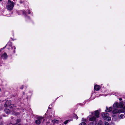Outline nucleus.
I'll list each match as a JSON object with an SVG mask.
<instances>
[{
    "instance_id": "ddd939ff",
    "label": "nucleus",
    "mask_w": 125,
    "mask_h": 125,
    "mask_svg": "<svg viewBox=\"0 0 125 125\" xmlns=\"http://www.w3.org/2000/svg\"><path fill=\"white\" fill-rule=\"evenodd\" d=\"M52 123H54L58 124L59 123V121L58 120H54L52 121Z\"/></svg>"
},
{
    "instance_id": "9b49d317",
    "label": "nucleus",
    "mask_w": 125,
    "mask_h": 125,
    "mask_svg": "<svg viewBox=\"0 0 125 125\" xmlns=\"http://www.w3.org/2000/svg\"><path fill=\"white\" fill-rule=\"evenodd\" d=\"M106 110H105V111L107 112H109L111 111L112 110V107H109V108H108L107 107H106Z\"/></svg>"
},
{
    "instance_id": "f8f14e48",
    "label": "nucleus",
    "mask_w": 125,
    "mask_h": 125,
    "mask_svg": "<svg viewBox=\"0 0 125 125\" xmlns=\"http://www.w3.org/2000/svg\"><path fill=\"white\" fill-rule=\"evenodd\" d=\"M95 125H103L102 122L100 120Z\"/></svg>"
},
{
    "instance_id": "7c9ffc66",
    "label": "nucleus",
    "mask_w": 125,
    "mask_h": 125,
    "mask_svg": "<svg viewBox=\"0 0 125 125\" xmlns=\"http://www.w3.org/2000/svg\"><path fill=\"white\" fill-rule=\"evenodd\" d=\"M21 89H23V88H21Z\"/></svg>"
},
{
    "instance_id": "a878e982",
    "label": "nucleus",
    "mask_w": 125,
    "mask_h": 125,
    "mask_svg": "<svg viewBox=\"0 0 125 125\" xmlns=\"http://www.w3.org/2000/svg\"><path fill=\"white\" fill-rule=\"evenodd\" d=\"M114 125V123H112L111 124V125Z\"/></svg>"
},
{
    "instance_id": "39448f33",
    "label": "nucleus",
    "mask_w": 125,
    "mask_h": 125,
    "mask_svg": "<svg viewBox=\"0 0 125 125\" xmlns=\"http://www.w3.org/2000/svg\"><path fill=\"white\" fill-rule=\"evenodd\" d=\"M4 106L6 107H9L10 108L12 107V104H11V101L10 100H8L6 101L4 105Z\"/></svg>"
},
{
    "instance_id": "9d476101",
    "label": "nucleus",
    "mask_w": 125,
    "mask_h": 125,
    "mask_svg": "<svg viewBox=\"0 0 125 125\" xmlns=\"http://www.w3.org/2000/svg\"><path fill=\"white\" fill-rule=\"evenodd\" d=\"M100 86L99 85H95L94 87V89L96 91L99 90L100 89Z\"/></svg>"
},
{
    "instance_id": "a211bd4d",
    "label": "nucleus",
    "mask_w": 125,
    "mask_h": 125,
    "mask_svg": "<svg viewBox=\"0 0 125 125\" xmlns=\"http://www.w3.org/2000/svg\"><path fill=\"white\" fill-rule=\"evenodd\" d=\"M69 121V120H67L64 122V123L65 125H66L67 123H68Z\"/></svg>"
},
{
    "instance_id": "423d86ee",
    "label": "nucleus",
    "mask_w": 125,
    "mask_h": 125,
    "mask_svg": "<svg viewBox=\"0 0 125 125\" xmlns=\"http://www.w3.org/2000/svg\"><path fill=\"white\" fill-rule=\"evenodd\" d=\"M43 119V117H38L37 119V120L35 121V123L38 125H39L41 123L42 120Z\"/></svg>"
},
{
    "instance_id": "6ab92c4d",
    "label": "nucleus",
    "mask_w": 125,
    "mask_h": 125,
    "mask_svg": "<svg viewBox=\"0 0 125 125\" xmlns=\"http://www.w3.org/2000/svg\"><path fill=\"white\" fill-rule=\"evenodd\" d=\"M124 116V115L123 114H121L119 117V118H122Z\"/></svg>"
},
{
    "instance_id": "cd10ccee",
    "label": "nucleus",
    "mask_w": 125,
    "mask_h": 125,
    "mask_svg": "<svg viewBox=\"0 0 125 125\" xmlns=\"http://www.w3.org/2000/svg\"><path fill=\"white\" fill-rule=\"evenodd\" d=\"M2 0H0V2L2 1Z\"/></svg>"
},
{
    "instance_id": "f3484780",
    "label": "nucleus",
    "mask_w": 125,
    "mask_h": 125,
    "mask_svg": "<svg viewBox=\"0 0 125 125\" xmlns=\"http://www.w3.org/2000/svg\"><path fill=\"white\" fill-rule=\"evenodd\" d=\"M124 106L123 108V110L122 111V112H125V102H124Z\"/></svg>"
},
{
    "instance_id": "c85d7f7f",
    "label": "nucleus",
    "mask_w": 125,
    "mask_h": 125,
    "mask_svg": "<svg viewBox=\"0 0 125 125\" xmlns=\"http://www.w3.org/2000/svg\"><path fill=\"white\" fill-rule=\"evenodd\" d=\"M83 119H83V118L82 119V120H83Z\"/></svg>"
},
{
    "instance_id": "7ed1b4c3",
    "label": "nucleus",
    "mask_w": 125,
    "mask_h": 125,
    "mask_svg": "<svg viewBox=\"0 0 125 125\" xmlns=\"http://www.w3.org/2000/svg\"><path fill=\"white\" fill-rule=\"evenodd\" d=\"M101 115L102 117L104 119L108 121L111 120V118L109 116V115L108 114L105 113H103Z\"/></svg>"
},
{
    "instance_id": "c756f323",
    "label": "nucleus",
    "mask_w": 125,
    "mask_h": 125,
    "mask_svg": "<svg viewBox=\"0 0 125 125\" xmlns=\"http://www.w3.org/2000/svg\"><path fill=\"white\" fill-rule=\"evenodd\" d=\"M20 125V124H19V125Z\"/></svg>"
},
{
    "instance_id": "4be33fe9",
    "label": "nucleus",
    "mask_w": 125,
    "mask_h": 125,
    "mask_svg": "<svg viewBox=\"0 0 125 125\" xmlns=\"http://www.w3.org/2000/svg\"><path fill=\"white\" fill-rule=\"evenodd\" d=\"M4 48H2L0 49V52Z\"/></svg>"
},
{
    "instance_id": "393cba45",
    "label": "nucleus",
    "mask_w": 125,
    "mask_h": 125,
    "mask_svg": "<svg viewBox=\"0 0 125 125\" xmlns=\"http://www.w3.org/2000/svg\"><path fill=\"white\" fill-rule=\"evenodd\" d=\"M11 119H12L13 118V117H11Z\"/></svg>"
},
{
    "instance_id": "bb28decb",
    "label": "nucleus",
    "mask_w": 125,
    "mask_h": 125,
    "mask_svg": "<svg viewBox=\"0 0 125 125\" xmlns=\"http://www.w3.org/2000/svg\"><path fill=\"white\" fill-rule=\"evenodd\" d=\"M0 125H3L2 124H1Z\"/></svg>"
},
{
    "instance_id": "5701e85b",
    "label": "nucleus",
    "mask_w": 125,
    "mask_h": 125,
    "mask_svg": "<svg viewBox=\"0 0 125 125\" xmlns=\"http://www.w3.org/2000/svg\"><path fill=\"white\" fill-rule=\"evenodd\" d=\"M13 47H14V49H16V47H15L14 46L13 47H11V48H13Z\"/></svg>"
},
{
    "instance_id": "dca6fc26",
    "label": "nucleus",
    "mask_w": 125,
    "mask_h": 125,
    "mask_svg": "<svg viewBox=\"0 0 125 125\" xmlns=\"http://www.w3.org/2000/svg\"><path fill=\"white\" fill-rule=\"evenodd\" d=\"M74 117L76 120H77L78 118V117L76 114H74Z\"/></svg>"
},
{
    "instance_id": "b1692460",
    "label": "nucleus",
    "mask_w": 125,
    "mask_h": 125,
    "mask_svg": "<svg viewBox=\"0 0 125 125\" xmlns=\"http://www.w3.org/2000/svg\"><path fill=\"white\" fill-rule=\"evenodd\" d=\"M119 100H120V101H121L122 100V98H119Z\"/></svg>"
},
{
    "instance_id": "2f4dec72",
    "label": "nucleus",
    "mask_w": 125,
    "mask_h": 125,
    "mask_svg": "<svg viewBox=\"0 0 125 125\" xmlns=\"http://www.w3.org/2000/svg\"><path fill=\"white\" fill-rule=\"evenodd\" d=\"M29 14H30V12H29Z\"/></svg>"
},
{
    "instance_id": "f03ea898",
    "label": "nucleus",
    "mask_w": 125,
    "mask_h": 125,
    "mask_svg": "<svg viewBox=\"0 0 125 125\" xmlns=\"http://www.w3.org/2000/svg\"><path fill=\"white\" fill-rule=\"evenodd\" d=\"M14 5V4L13 1L8 0L6 5L7 8L9 10H11L13 9Z\"/></svg>"
},
{
    "instance_id": "4468645a",
    "label": "nucleus",
    "mask_w": 125,
    "mask_h": 125,
    "mask_svg": "<svg viewBox=\"0 0 125 125\" xmlns=\"http://www.w3.org/2000/svg\"><path fill=\"white\" fill-rule=\"evenodd\" d=\"M5 111L7 114H8L10 113V110L8 108H6L5 110Z\"/></svg>"
},
{
    "instance_id": "6e6552de",
    "label": "nucleus",
    "mask_w": 125,
    "mask_h": 125,
    "mask_svg": "<svg viewBox=\"0 0 125 125\" xmlns=\"http://www.w3.org/2000/svg\"><path fill=\"white\" fill-rule=\"evenodd\" d=\"M21 121V120L20 119H18L17 120L14 119L13 120V123L14 125H15L17 124L18 123L20 122Z\"/></svg>"
},
{
    "instance_id": "0eeeda50",
    "label": "nucleus",
    "mask_w": 125,
    "mask_h": 125,
    "mask_svg": "<svg viewBox=\"0 0 125 125\" xmlns=\"http://www.w3.org/2000/svg\"><path fill=\"white\" fill-rule=\"evenodd\" d=\"M8 57V56L6 53L4 52L1 55V58L3 59H6Z\"/></svg>"
},
{
    "instance_id": "f257e3e1",
    "label": "nucleus",
    "mask_w": 125,
    "mask_h": 125,
    "mask_svg": "<svg viewBox=\"0 0 125 125\" xmlns=\"http://www.w3.org/2000/svg\"><path fill=\"white\" fill-rule=\"evenodd\" d=\"M124 105V104L122 102H120L119 103L117 102H115L113 105L114 109L112 112L113 114H115L121 113V111L117 108L118 107L122 108L123 107Z\"/></svg>"
},
{
    "instance_id": "aec40b11",
    "label": "nucleus",
    "mask_w": 125,
    "mask_h": 125,
    "mask_svg": "<svg viewBox=\"0 0 125 125\" xmlns=\"http://www.w3.org/2000/svg\"><path fill=\"white\" fill-rule=\"evenodd\" d=\"M104 124L105 125H109V123L108 122H104Z\"/></svg>"
},
{
    "instance_id": "412c9836",
    "label": "nucleus",
    "mask_w": 125,
    "mask_h": 125,
    "mask_svg": "<svg viewBox=\"0 0 125 125\" xmlns=\"http://www.w3.org/2000/svg\"><path fill=\"white\" fill-rule=\"evenodd\" d=\"M14 125L13 124H13H12V123H10L9 124H8L7 125Z\"/></svg>"
},
{
    "instance_id": "2eb2a0df",
    "label": "nucleus",
    "mask_w": 125,
    "mask_h": 125,
    "mask_svg": "<svg viewBox=\"0 0 125 125\" xmlns=\"http://www.w3.org/2000/svg\"><path fill=\"white\" fill-rule=\"evenodd\" d=\"M12 45V44L11 42H9L7 44L6 46H11Z\"/></svg>"
},
{
    "instance_id": "20e7f679",
    "label": "nucleus",
    "mask_w": 125,
    "mask_h": 125,
    "mask_svg": "<svg viewBox=\"0 0 125 125\" xmlns=\"http://www.w3.org/2000/svg\"><path fill=\"white\" fill-rule=\"evenodd\" d=\"M91 114L87 118L89 120L91 121H95L96 119L95 117L93 116L94 112H92L91 113Z\"/></svg>"
},
{
    "instance_id": "1a4fd4ad",
    "label": "nucleus",
    "mask_w": 125,
    "mask_h": 125,
    "mask_svg": "<svg viewBox=\"0 0 125 125\" xmlns=\"http://www.w3.org/2000/svg\"><path fill=\"white\" fill-rule=\"evenodd\" d=\"M99 112L98 110H97L94 111V113L95 116L97 117H99Z\"/></svg>"
}]
</instances>
